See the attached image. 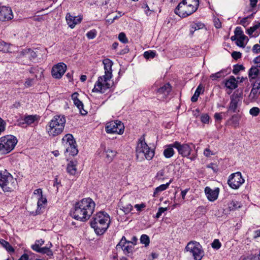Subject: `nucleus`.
I'll list each match as a JSON object with an SVG mask.
<instances>
[{
    "instance_id": "nucleus-1",
    "label": "nucleus",
    "mask_w": 260,
    "mask_h": 260,
    "mask_svg": "<svg viewBox=\"0 0 260 260\" xmlns=\"http://www.w3.org/2000/svg\"><path fill=\"white\" fill-rule=\"evenodd\" d=\"M95 207V204L91 198H84L75 203L73 217L78 220L85 222L93 214Z\"/></svg>"
},
{
    "instance_id": "nucleus-2",
    "label": "nucleus",
    "mask_w": 260,
    "mask_h": 260,
    "mask_svg": "<svg viewBox=\"0 0 260 260\" xmlns=\"http://www.w3.org/2000/svg\"><path fill=\"white\" fill-rule=\"evenodd\" d=\"M103 63L105 69V75L98 78V81L92 89L93 92H100L105 93L106 90L111 87V85L108 82L112 78V66L113 62L109 59L106 58L103 60Z\"/></svg>"
},
{
    "instance_id": "nucleus-3",
    "label": "nucleus",
    "mask_w": 260,
    "mask_h": 260,
    "mask_svg": "<svg viewBox=\"0 0 260 260\" xmlns=\"http://www.w3.org/2000/svg\"><path fill=\"white\" fill-rule=\"evenodd\" d=\"M110 216L104 211H100L93 216L90 221V225L97 235L103 234L109 226Z\"/></svg>"
},
{
    "instance_id": "nucleus-4",
    "label": "nucleus",
    "mask_w": 260,
    "mask_h": 260,
    "mask_svg": "<svg viewBox=\"0 0 260 260\" xmlns=\"http://www.w3.org/2000/svg\"><path fill=\"white\" fill-rule=\"evenodd\" d=\"M199 6V0H183L174 10L180 17L185 18L195 12Z\"/></svg>"
},
{
    "instance_id": "nucleus-5",
    "label": "nucleus",
    "mask_w": 260,
    "mask_h": 260,
    "mask_svg": "<svg viewBox=\"0 0 260 260\" xmlns=\"http://www.w3.org/2000/svg\"><path fill=\"white\" fill-rule=\"evenodd\" d=\"M66 122L64 115H55L46 126V131L50 136L55 137L63 131Z\"/></svg>"
},
{
    "instance_id": "nucleus-6",
    "label": "nucleus",
    "mask_w": 260,
    "mask_h": 260,
    "mask_svg": "<svg viewBox=\"0 0 260 260\" xmlns=\"http://www.w3.org/2000/svg\"><path fill=\"white\" fill-rule=\"evenodd\" d=\"M17 138L13 135H7L0 138V153H9L14 149L17 143Z\"/></svg>"
},
{
    "instance_id": "nucleus-7",
    "label": "nucleus",
    "mask_w": 260,
    "mask_h": 260,
    "mask_svg": "<svg viewBox=\"0 0 260 260\" xmlns=\"http://www.w3.org/2000/svg\"><path fill=\"white\" fill-rule=\"evenodd\" d=\"M62 143L66 148V155L75 156L78 153L76 142L72 135H66L62 139Z\"/></svg>"
},
{
    "instance_id": "nucleus-8",
    "label": "nucleus",
    "mask_w": 260,
    "mask_h": 260,
    "mask_svg": "<svg viewBox=\"0 0 260 260\" xmlns=\"http://www.w3.org/2000/svg\"><path fill=\"white\" fill-rule=\"evenodd\" d=\"M137 157L141 154H143L147 160H151L154 155V151L150 149L147 143L145 142L144 138L139 139V143L136 148Z\"/></svg>"
},
{
    "instance_id": "nucleus-9",
    "label": "nucleus",
    "mask_w": 260,
    "mask_h": 260,
    "mask_svg": "<svg viewBox=\"0 0 260 260\" xmlns=\"http://www.w3.org/2000/svg\"><path fill=\"white\" fill-rule=\"evenodd\" d=\"M0 186L5 191H11L15 188V182L12 176L0 172Z\"/></svg>"
},
{
    "instance_id": "nucleus-10",
    "label": "nucleus",
    "mask_w": 260,
    "mask_h": 260,
    "mask_svg": "<svg viewBox=\"0 0 260 260\" xmlns=\"http://www.w3.org/2000/svg\"><path fill=\"white\" fill-rule=\"evenodd\" d=\"M185 250L192 254L194 260H201L203 256L202 246L196 241L189 242L185 247Z\"/></svg>"
},
{
    "instance_id": "nucleus-11",
    "label": "nucleus",
    "mask_w": 260,
    "mask_h": 260,
    "mask_svg": "<svg viewBox=\"0 0 260 260\" xmlns=\"http://www.w3.org/2000/svg\"><path fill=\"white\" fill-rule=\"evenodd\" d=\"M44 244V240L43 239L37 240L35 241V244L31 246V248L35 251L40 253L41 254H46L48 256H52L53 252L50 249L52 245L51 242H49L46 246L41 247Z\"/></svg>"
},
{
    "instance_id": "nucleus-12",
    "label": "nucleus",
    "mask_w": 260,
    "mask_h": 260,
    "mask_svg": "<svg viewBox=\"0 0 260 260\" xmlns=\"http://www.w3.org/2000/svg\"><path fill=\"white\" fill-rule=\"evenodd\" d=\"M124 126L120 121L116 120L108 122L106 126V131L109 134H122L123 133Z\"/></svg>"
},
{
    "instance_id": "nucleus-13",
    "label": "nucleus",
    "mask_w": 260,
    "mask_h": 260,
    "mask_svg": "<svg viewBox=\"0 0 260 260\" xmlns=\"http://www.w3.org/2000/svg\"><path fill=\"white\" fill-rule=\"evenodd\" d=\"M244 179L242 178L241 173L239 172L231 174L229 178L228 183L233 189H238L244 183Z\"/></svg>"
},
{
    "instance_id": "nucleus-14",
    "label": "nucleus",
    "mask_w": 260,
    "mask_h": 260,
    "mask_svg": "<svg viewBox=\"0 0 260 260\" xmlns=\"http://www.w3.org/2000/svg\"><path fill=\"white\" fill-rule=\"evenodd\" d=\"M190 145L192 144L186 143L181 144L177 141L174 142L175 148L177 150L178 153L181 155L183 157H187L190 154L191 151V148L190 146Z\"/></svg>"
},
{
    "instance_id": "nucleus-15",
    "label": "nucleus",
    "mask_w": 260,
    "mask_h": 260,
    "mask_svg": "<svg viewBox=\"0 0 260 260\" xmlns=\"http://www.w3.org/2000/svg\"><path fill=\"white\" fill-rule=\"evenodd\" d=\"M131 243H133V242L126 240L125 237L123 236L120 242L116 245V248L117 249H121L125 254L132 253L134 247L130 245Z\"/></svg>"
},
{
    "instance_id": "nucleus-16",
    "label": "nucleus",
    "mask_w": 260,
    "mask_h": 260,
    "mask_svg": "<svg viewBox=\"0 0 260 260\" xmlns=\"http://www.w3.org/2000/svg\"><path fill=\"white\" fill-rule=\"evenodd\" d=\"M67 70V66L63 62H60L54 66L52 69V76L56 79L60 78Z\"/></svg>"
},
{
    "instance_id": "nucleus-17",
    "label": "nucleus",
    "mask_w": 260,
    "mask_h": 260,
    "mask_svg": "<svg viewBox=\"0 0 260 260\" xmlns=\"http://www.w3.org/2000/svg\"><path fill=\"white\" fill-rule=\"evenodd\" d=\"M66 21L69 26L73 28L76 25L80 23L82 20V16L79 15L77 17L73 16L70 13H67L66 17Z\"/></svg>"
},
{
    "instance_id": "nucleus-18",
    "label": "nucleus",
    "mask_w": 260,
    "mask_h": 260,
    "mask_svg": "<svg viewBox=\"0 0 260 260\" xmlns=\"http://www.w3.org/2000/svg\"><path fill=\"white\" fill-rule=\"evenodd\" d=\"M171 86L169 83L165 84L157 90L158 96L160 100L166 99L171 91Z\"/></svg>"
},
{
    "instance_id": "nucleus-19",
    "label": "nucleus",
    "mask_w": 260,
    "mask_h": 260,
    "mask_svg": "<svg viewBox=\"0 0 260 260\" xmlns=\"http://www.w3.org/2000/svg\"><path fill=\"white\" fill-rule=\"evenodd\" d=\"M79 94L77 92H74L72 95V99L74 102V104L76 106L80 111V113L83 115H86L87 112L83 109V104L81 101L78 99Z\"/></svg>"
},
{
    "instance_id": "nucleus-20",
    "label": "nucleus",
    "mask_w": 260,
    "mask_h": 260,
    "mask_svg": "<svg viewBox=\"0 0 260 260\" xmlns=\"http://www.w3.org/2000/svg\"><path fill=\"white\" fill-rule=\"evenodd\" d=\"M205 192L209 201H214L218 197L219 194V188H217L214 190H212L210 187H206L205 189Z\"/></svg>"
},
{
    "instance_id": "nucleus-21",
    "label": "nucleus",
    "mask_w": 260,
    "mask_h": 260,
    "mask_svg": "<svg viewBox=\"0 0 260 260\" xmlns=\"http://www.w3.org/2000/svg\"><path fill=\"white\" fill-rule=\"evenodd\" d=\"M37 57L36 52L31 50V49H27L21 52L20 54V57L22 58L23 61L27 59H29L30 60L35 59Z\"/></svg>"
},
{
    "instance_id": "nucleus-22",
    "label": "nucleus",
    "mask_w": 260,
    "mask_h": 260,
    "mask_svg": "<svg viewBox=\"0 0 260 260\" xmlns=\"http://www.w3.org/2000/svg\"><path fill=\"white\" fill-rule=\"evenodd\" d=\"M260 93V83L255 82L249 94V97L251 100H254Z\"/></svg>"
},
{
    "instance_id": "nucleus-23",
    "label": "nucleus",
    "mask_w": 260,
    "mask_h": 260,
    "mask_svg": "<svg viewBox=\"0 0 260 260\" xmlns=\"http://www.w3.org/2000/svg\"><path fill=\"white\" fill-rule=\"evenodd\" d=\"M165 149L164 150L163 154L164 156L167 158H169L172 157L175 151L173 149L175 148L174 143L167 145L164 147Z\"/></svg>"
},
{
    "instance_id": "nucleus-24",
    "label": "nucleus",
    "mask_w": 260,
    "mask_h": 260,
    "mask_svg": "<svg viewBox=\"0 0 260 260\" xmlns=\"http://www.w3.org/2000/svg\"><path fill=\"white\" fill-rule=\"evenodd\" d=\"M77 165L76 160H71L67 165V171L71 175H75L77 173Z\"/></svg>"
},
{
    "instance_id": "nucleus-25",
    "label": "nucleus",
    "mask_w": 260,
    "mask_h": 260,
    "mask_svg": "<svg viewBox=\"0 0 260 260\" xmlns=\"http://www.w3.org/2000/svg\"><path fill=\"white\" fill-rule=\"evenodd\" d=\"M104 154L106 161L110 162L116 156V151L108 148L105 149Z\"/></svg>"
},
{
    "instance_id": "nucleus-26",
    "label": "nucleus",
    "mask_w": 260,
    "mask_h": 260,
    "mask_svg": "<svg viewBox=\"0 0 260 260\" xmlns=\"http://www.w3.org/2000/svg\"><path fill=\"white\" fill-rule=\"evenodd\" d=\"M225 86L231 89H234L237 87V81L233 76L231 77L225 82Z\"/></svg>"
},
{
    "instance_id": "nucleus-27",
    "label": "nucleus",
    "mask_w": 260,
    "mask_h": 260,
    "mask_svg": "<svg viewBox=\"0 0 260 260\" xmlns=\"http://www.w3.org/2000/svg\"><path fill=\"white\" fill-rule=\"evenodd\" d=\"M205 25L201 22L192 23L190 25V33L192 35L194 31L203 29Z\"/></svg>"
},
{
    "instance_id": "nucleus-28",
    "label": "nucleus",
    "mask_w": 260,
    "mask_h": 260,
    "mask_svg": "<svg viewBox=\"0 0 260 260\" xmlns=\"http://www.w3.org/2000/svg\"><path fill=\"white\" fill-rule=\"evenodd\" d=\"M260 73L259 70L257 67H252L249 71L248 75L249 78L251 79H255Z\"/></svg>"
},
{
    "instance_id": "nucleus-29",
    "label": "nucleus",
    "mask_w": 260,
    "mask_h": 260,
    "mask_svg": "<svg viewBox=\"0 0 260 260\" xmlns=\"http://www.w3.org/2000/svg\"><path fill=\"white\" fill-rule=\"evenodd\" d=\"M240 116L239 115H234L229 119V122H231V125L234 127L239 126Z\"/></svg>"
},
{
    "instance_id": "nucleus-30",
    "label": "nucleus",
    "mask_w": 260,
    "mask_h": 260,
    "mask_svg": "<svg viewBox=\"0 0 260 260\" xmlns=\"http://www.w3.org/2000/svg\"><path fill=\"white\" fill-rule=\"evenodd\" d=\"M242 204L237 201H232L228 205L230 210H235L238 208H241Z\"/></svg>"
},
{
    "instance_id": "nucleus-31",
    "label": "nucleus",
    "mask_w": 260,
    "mask_h": 260,
    "mask_svg": "<svg viewBox=\"0 0 260 260\" xmlns=\"http://www.w3.org/2000/svg\"><path fill=\"white\" fill-rule=\"evenodd\" d=\"M238 101L239 99L237 98H233L231 99L230 106L228 108L229 111H232L233 112L236 111V110L237 108Z\"/></svg>"
},
{
    "instance_id": "nucleus-32",
    "label": "nucleus",
    "mask_w": 260,
    "mask_h": 260,
    "mask_svg": "<svg viewBox=\"0 0 260 260\" xmlns=\"http://www.w3.org/2000/svg\"><path fill=\"white\" fill-rule=\"evenodd\" d=\"M0 244L9 252H14V249L9 242L4 239L0 240Z\"/></svg>"
},
{
    "instance_id": "nucleus-33",
    "label": "nucleus",
    "mask_w": 260,
    "mask_h": 260,
    "mask_svg": "<svg viewBox=\"0 0 260 260\" xmlns=\"http://www.w3.org/2000/svg\"><path fill=\"white\" fill-rule=\"evenodd\" d=\"M171 182L172 181L171 180H170L168 183H167L166 184H161L158 186L157 187H156L155 188V191H154V196H155L156 194L158 193V192H160L167 189Z\"/></svg>"
},
{
    "instance_id": "nucleus-34",
    "label": "nucleus",
    "mask_w": 260,
    "mask_h": 260,
    "mask_svg": "<svg viewBox=\"0 0 260 260\" xmlns=\"http://www.w3.org/2000/svg\"><path fill=\"white\" fill-rule=\"evenodd\" d=\"M224 72L223 70H221L219 72H218L214 74H212L210 76V78L212 80H217L219 78H222L224 76Z\"/></svg>"
},
{
    "instance_id": "nucleus-35",
    "label": "nucleus",
    "mask_w": 260,
    "mask_h": 260,
    "mask_svg": "<svg viewBox=\"0 0 260 260\" xmlns=\"http://www.w3.org/2000/svg\"><path fill=\"white\" fill-rule=\"evenodd\" d=\"M38 119L37 115H28L24 118V121L26 123L29 125L33 123Z\"/></svg>"
},
{
    "instance_id": "nucleus-36",
    "label": "nucleus",
    "mask_w": 260,
    "mask_h": 260,
    "mask_svg": "<svg viewBox=\"0 0 260 260\" xmlns=\"http://www.w3.org/2000/svg\"><path fill=\"white\" fill-rule=\"evenodd\" d=\"M0 51L3 52H9L10 51V45L3 42H0Z\"/></svg>"
},
{
    "instance_id": "nucleus-37",
    "label": "nucleus",
    "mask_w": 260,
    "mask_h": 260,
    "mask_svg": "<svg viewBox=\"0 0 260 260\" xmlns=\"http://www.w3.org/2000/svg\"><path fill=\"white\" fill-rule=\"evenodd\" d=\"M201 90H202V88L200 87V86H199L197 87L194 94L191 97V101L192 102H196L197 101L198 97L199 96V95L201 93Z\"/></svg>"
},
{
    "instance_id": "nucleus-38",
    "label": "nucleus",
    "mask_w": 260,
    "mask_h": 260,
    "mask_svg": "<svg viewBox=\"0 0 260 260\" xmlns=\"http://www.w3.org/2000/svg\"><path fill=\"white\" fill-rule=\"evenodd\" d=\"M166 178V175L164 170L159 171L156 175V178L158 180H164Z\"/></svg>"
},
{
    "instance_id": "nucleus-39",
    "label": "nucleus",
    "mask_w": 260,
    "mask_h": 260,
    "mask_svg": "<svg viewBox=\"0 0 260 260\" xmlns=\"http://www.w3.org/2000/svg\"><path fill=\"white\" fill-rule=\"evenodd\" d=\"M141 243L148 246L150 243V239L149 237L146 235H142L140 238Z\"/></svg>"
},
{
    "instance_id": "nucleus-40",
    "label": "nucleus",
    "mask_w": 260,
    "mask_h": 260,
    "mask_svg": "<svg viewBox=\"0 0 260 260\" xmlns=\"http://www.w3.org/2000/svg\"><path fill=\"white\" fill-rule=\"evenodd\" d=\"M47 202V200L45 198H44L43 196H40L38 201V210L39 208L40 209L41 207L43 206L44 204H45Z\"/></svg>"
},
{
    "instance_id": "nucleus-41",
    "label": "nucleus",
    "mask_w": 260,
    "mask_h": 260,
    "mask_svg": "<svg viewBox=\"0 0 260 260\" xmlns=\"http://www.w3.org/2000/svg\"><path fill=\"white\" fill-rule=\"evenodd\" d=\"M155 55V52L152 51H145L144 53V56L146 59L153 58Z\"/></svg>"
},
{
    "instance_id": "nucleus-42",
    "label": "nucleus",
    "mask_w": 260,
    "mask_h": 260,
    "mask_svg": "<svg viewBox=\"0 0 260 260\" xmlns=\"http://www.w3.org/2000/svg\"><path fill=\"white\" fill-rule=\"evenodd\" d=\"M235 35L238 38H242V37H246L240 27H237L234 31Z\"/></svg>"
},
{
    "instance_id": "nucleus-43",
    "label": "nucleus",
    "mask_w": 260,
    "mask_h": 260,
    "mask_svg": "<svg viewBox=\"0 0 260 260\" xmlns=\"http://www.w3.org/2000/svg\"><path fill=\"white\" fill-rule=\"evenodd\" d=\"M133 206L131 204H128L124 206H122L121 209L124 212L125 214H128L133 210Z\"/></svg>"
},
{
    "instance_id": "nucleus-44",
    "label": "nucleus",
    "mask_w": 260,
    "mask_h": 260,
    "mask_svg": "<svg viewBox=\"0 0 260 260\" xmlns=\"http://www.w3.org/2000/svg\"><path fill=\"white\" fill-rule=\"evenodd\" d=\"M260 113V109L258 107H253L249 110V113L253 116H257Z\"/></svg>"
},
{
    "instance_id": "nucleus-45",
    "label": "nucleus",
    "mask_w": 260,
    "mask_h": 260,
    "mask_svg": "<svg viewBox=\"0 0 260 260\" xmlns=\"http://www.w3.org/2000/svg\"><path fill=\"white\" fill-rule=\"evenodd\" d=\"M119 40L123 43H126L128 42L127 38L124 32H120L118 36Z\"/></svg>"
},
{
    "instance_id": "nucleus-46",
    "label": "nucleus",
    "mask_w": 260,
    "mask_h": 260,
    "mask_svg": "<svg viewBox=\"0 0 260 260\" xmlns=\"http://www.w3.org/2000/svg\"><path fill=\"white\" fill-rule=\"evenodd\" d=\"M211 245L213 248L218 249L220 248L221 244L218 239H215L212 243Z\"/></svg>"
},
{
    "instance_id": "nucleus-47",
    "label": "nucleus",
    "mask_w": 260,
    "mask_h": 260,
    "mask_svg": "<svg viewBox=\"0 0 260 260\" xmlns=\"http://www.w3.org/2000/svg\"><path fill=\"white\" fill-rule=\"evenodd\" d=\"M96 35V31L95 29H92L88 31L86 34V36L89 39H93Z\"/></svg>"
},
{
    "instance_id": "nucleus-48",
    "label": "nucleus",
    "mask_w": 260,
    "mask_h": 260,
    "mask_svg": "<svg viewBox=\"0 0 260 260\" xmlns=\"http://www.w3.org/2000/svg\"><path fill=\"white\" fill-rule=\"evenodd\" d=\"M246 37H242V38H238L236 42L237 46L244 47V41L246 39Z\"/></svg>"
},
{
    "instance_id": "nucleus-49",
    "label": "nucleus",
    "mask_w": 260,
    "mask_h": 260,
    "mask_svg": "<svg viewBox=\"0 0 260 260\" xmlns=\"http://www.w3.org/2000/svg\"><path fill=\"white\" fill-rule=\"evenodd\" d=\"M244 67L242 65L237 64L234 66L233 72L235 74H237L239 71L243 70Z\"/></svg>"
},
{
    "instance_id": "nucleus-50",
    "label": "nucleus",
    "mask_w": 260,
    "mask_h": 260,
    "mask_svg": "<svg viewBox=\"0 0 260 260\" xmlns=\"http://www.w3.org/2000/svg\"><path fill=\"white\" fill-rule=\"evenodd\" d=\"M209 120H210V117L207 114H203L201 117V120L204 123H209Z\"/></svg>"
},
{
    "instance_id": "nucleus-51",
    "label": "nucleus",
    "mask_w": 260,
    "mask_h": 260,
    "mask_svg": "<svg viewBox=\"0 0 260 260\" xmlns=\"http://www.w3.org/2000/svg\"><path fill=\"white\" fill-rule=\"evenodd\" d=\"M167 208L160 207L158 208V211L156 214V217L158 218L165 211L167 210Z\"/></svg>"
},
{
    "instance_id": "nucleus-52",
    "label": "nucleus",
    "mask_w": 260,
    "mask_h": 260,
    "mask_svg": "<svg viewBox=\"0 0 260 260\" xmlns=\"http://www.w3.org/2000/svg\"><path fill=\"white\" fill-rule=\"evenodd\" d=\"M252 52L255 53L257 54L260 52V45L259 44H255L252 49Z\"/></svg>"
},
{
    "instance_id": "nucleus-53",
    "label": "nucleus",
    "mask_w": 260,
    "mask_h": 260,
    "mask_svg": "<svg viewBox=\"0 0 260 260\" xmlns=\"http://www.w3.org/2000/svg\"><path fill=\"white\" fill-rule=\"evenodd\" d=\"M146 205L144 203H142L141 204H136L135 205V208L137 209L138 211H141L145 207Z\"/></svg>"
},
{
    "instance_id": "nucleus-54",
    "label": "nucleus",
    "mask_w": 260,
    "mask_h": 260,
    "mask_svg": "<svg viewBox=\"0 0 260 260\" xmlns=\"http://www.w3.org/2000/svg\"><path fill=\"white\" fill-rule=\"evenodd\" d=\"M232 57L235 59H238L241 57V53L240 52L234 51L232 53Z\"/></svg>"
},
{
    "instance_id": "nucleus-55",
    "label": "nucleus",
    "mask_w": 260,
    "mask_h": 260,
    "mask_svg": "<svg viewBox=\"0 0 260 260\" xmlns=\"http://www.w3.org/2000/svg\"><path fill=\"white\" fill-rule=\"evenodd\" d=\"M207 168L211 169L214 172L218 171L217 166L213 163H211L207 165Z\"/></svg>"
},
{
    "instance_id": "nucleus-56",
    "label": "nucleus",
    "mask_w": 260,
    "mask_h": 260,
    "mask_svg": "<svg viewBox=\"0 0 260 260\" xmlns=\"http://www.w3.org/2000/svg\"><path fill=\"white\" fill-rule=\"evenodd\" d=\"M204 154L207 157L214 155V153L211 151L209 148H206L204 151Z\"/></svg>"
},
{
    "instance_id": "nucleus-57",
    "label": "nucleus",
    "mask_w": 260,
    "mask_h": 260,
    "mask_svg": "<svg viewBox=\"0 0 260 260\" xmlns=\"http://www.w3.org/2000/svg\"><path fill=\"white\" fill-rule=\"evenodd\" d=\"M222 113H215L214 114V118L216 120L221 121L222 119Z\"/></svg>"
},
{
    "instance_id": "nucleus-58",
    "label": "nucleus",
    "mask_w": 260,
    "mask_h": 260,
    "mask_svg": "<svg viewBox=\"0 0 260 260\" xmlns=\"http://www.w3.org/2000/svg\"><path fill=\"white\" fill-rule=\"evenodd\" d=\"M32 83L33 79H28L25 81L24 85L25 87H28L32 86Z\"/></svg>"
},
{
    "instance_id": "nucleus-59",
    "label": "nucleus",
    "mask_w": 260,
    "mask_h": 260,
    "mask_svg": "<svg viewBox=\"0 0 260 260\" xmlns=\"http://www.w3.org/2000/svg\"><path fill=\"white\" fill-rule=\"evenodd\" d=\"M253 62L255 64H257L256 67L260 68V56L255 57L253 60Z\"/></svg>"
},
{
    "instance_id": "nucleus-60",
    "label": "nucleus",
    "mask_w": 260,
    "mask_h": 260,
    "mask_svg": "<svg viewBox=\"0 0 260 260\" xmlns=\"http://www.w3.org/2000/svg\"><path fill=\"white\" fill-rule=\"evenodd\" d=\"M248 19V17H244L242 18V19L240 21V24L242 25H243L244 27H246L247 25V20Z\"/></svg>"
},
{
    "instance_id": "nucleus-61",
    "label": "nucleus",
    "mask_w": 260,
    "mask_h": 260,
    "mask_svg": "<svg viewBox=\"0 0 260 260\" xmlns=\"http://www.w3.org/2000/svg\"><path fill=\"white\" fill-rule=\"evenodd\" d=\"M113 21H114V19H113V17H111L110 15H108L107 17V19H106V22L109 24H111L112 23H113Z\"/></svg>"
},
{
    "instance_id": "nucleus-62",
    "label": "nucleus",
    "mask_w": 260,
    "mask_h": 260,
    "mask_svg": "<svg viewBox=\"0 0 260 260\" xmlns=\"http://www.w3.org/2000/svg\"><path fill=\"white\" fill-rule=\"evenodd\" d=\"M214 25L217 28H219L221 27V23L219 20V19H216L214 20Z\"/></svg>"
},
{
    "instance_id": "nucleus-63",
    "label": "nucleus",
    "mask_w": 260,
    "mask_h": 260,
    "mask_svg": "<svg viewBox=\"0 0 260 260\" xmlns=\"http://www.w3.org/2000/svg\"><path fill=\"white\" fill-rule=\"evenodd\" d=\"M254 31H255V30L253 28V27H250L247 30V33L248 35L251 36Z\"/></svg>"
},
{
    "instance_id": "nucleus-64",
    "label": "nucleus",
    "mask_w": 260,
    "mask_h": 260,
    "mask_svg": "<svg viewBox=\"0 0 260 260\" xmlns=\"http://www.w3.org/2000/svg\"><path fill=\"white\" fill-rule=\"evenodd\" d=\"M18 260H28V255L27 254H23Z\"/></svg>"
}]
</instances>
